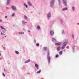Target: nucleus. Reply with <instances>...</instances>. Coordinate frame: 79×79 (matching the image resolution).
<instances>
[{
    "mask_svg": "<svg viewBox=\"0 0 79 79\" xmlns=\"http://www.w3.org/2000/svg\"><path fill=\"white\" fill-rule=\"evenodd\" d=\"M50 55V51H49V49H48V52L47 53V59L48 60V62L49 64H50V57L49 56Z\"/></svg>",
    "mask_w": 79,
    "mask_h": 79,
    "instance_id": "nucleus-1",
    "label": "nucleus"
},
{
    "mask_svg": "<svg viewBox=\"0 0 79 79\" xmlns=\"http://www.w3.org/2000/svg\"><path fill=\"white\" fill-rule=\"evenodd\" d=\"M54 3H55V0H52L50 4V6L51 7H53V6L54 5Z\"/></svg>",
    "mask_w": 79,
    "mask_h": 79,
    "instance_id": "nucleus-2",
    "label": "nucleus"
},
{
    "mask_svg": "<svg viewBox=\"0 0 79 79\" xmlns=\"http://www.w3.org/2000/svg\"><path fill=\"white\" fill-rule=\"evenodd\" d=\"M67 44H68V42H64L63 43V47L61 48L62 49H64V48L66 47Z\"/></svg>",
    "mask_w": 79,
    "mask_h": 79,
    "instance_id": "nucleus-3",
    "label": "nucleus"
},
{
    "mask_svg": "<svg viewBox=\"0 0 79 79\" xmlns=\"http://www.w3.org/2000/svg\"><path fill=\"white\" fill-rule=\"evenodd\" d=\"M51 12H49L48 14H47V17L48 19H49L51 18Z\"/></svg>",
    "mask_w": 79,
    "mask_h": 79,
    "instance_id": "nucleus-4",
    "label": "nucleus"
},
{
    "mask_svg": "<svg viewBox=\"0 0 79 79\" xmlns=\"http://www.w3.org/2000/svg\"><path fill=\"white\" fill-rule=\"evenodd\" d=\"M62 0V2H63V3L64 5L65 6H67V2H66V0Z\"/></svg>",
    "mask_w": 79,
    "mask_h": 79,
    "instance_id": "nucleus-5",
    "label": "nucleus"
},
{
    "mask_svg": "<svg viewBox=\"0 0 79 79\" xmlns=\"http://www.w3.org/2000/svg\"><path fill=\"white\" fill-rule=\"evenodd\" d=\"M27 4L29 6H32V3L30 1H28L27 2Z\"/></svg>",
    "mask_w": 79,
    "mask_h": 79,
    "instance_id": "nucleus-6",
    "label": "nucleus"
},
{
    "mask_svg": "<svg viewBox=\"0 0 79 79\" xmlns=\"http://www.w3.org/2000/svg\"><path fill=\"white\" fill-rule=\"evenodd\" d=\"M11 8H12V10L14 11H16L17 10V9H16V7L14 6H11Z\"/></svg>",
    "mask_w": 79,
    "mask_h": 79,
    "instance_id": "nucleus-7",
    "label": "nucleus"
},
{
    "mask_svg": "<svg viewBox=\"0 0 79 79\" xmlns=\"http://www.w3.org/2000/svg\"><path fill=\"white\" fill-rule=\"evenodd\" d=\"M50 34L51 35H53L54 34V31L53 30H52L50 31Z\"/></svg>",
    "mask_w": 79,
    "mask_h": 79,
    "instance_id": "nucleus-8",
    "label": "nucleus"
},
{
    "mask_svg": "<svg viewBox=\"0 0 79 79\" xmlns=\"http://www.w3.org/2000/svg\"><path fill=\"white\" fill-rule=\"evenodd\" d=\"M10 1L11 0H7L6 3L7 5H9V4H10Z\"/></svg>",
    "mask_w": 79,
    "mask_h": 79,
    "instance_id": "nucleus-9",
    "label": "nucleus"
},
{
    "mask_svg": "<svg viewBox=\"0 0 79 79\" xmlns=\"http://www.w3.org/2000/svg\"><path fill=\"white\" fill-rule=\"evenodd\" d=\"M61 43H55V44L56 45H61Z\"/></svg>",
    "mask_w": 79,
    "mask_h": 79,
    "instance_id": "nucleus-10",
    "label": "nucleus"
},
{
    "mask_svg": "<svg viewBox=\"0 0 79 79\" xmlns=\"http://www.w3.org/2000/svg\"><path fill=\"white\" fill-rule=\"evenodd\" d=\"M48 48H47V47H44V51L46 52V51L47 50Z\"/></svg>",
    "mask_w": 79,
    "mask_h": 79,
    "instance_id": "nucleus-11",
    "label": "nucleus"
},
{
    "mask_svg": "<svg viewBox=\"0 0 79 79\" xmlns=\"http://www.w3.org/2000/svg\"><path fill=\"white\" fill-rule=\"evenodd\" d=\"M52 41H53V42H56V40L54 38H52Z\"/></svg>",
    "mask_w": 79,
    "mask_h": 79,
    "instance_id": "nucleus-12",
    "label": "nucleus"
},
{
    "mask_svg": "<svg viewBox=\"0 0 79 79\" xmlns=\"http://www.w3.org/2000/svg\"><path fill=\"white\" fill-rule=\"evenodd\" d=\"M68 10V8H64L62 9V11H65V10Z\"/></svg>",
    "mask_w": 79,
    "mask_h": 79,
    "instance_id": "nucleus-13",
    "label": "nucleus"
},
{
    "mask_svg": "<svg viewBox=\"0 0 79 79\" xmlns=\"http://www.w3.org/2000/svg\"><path fill=\"white\" fill-rule=\"evenodd\" d=\"M35 67H36L37 69H39V65H38L37 64H35Z\"/></svg>",
    "mask_w": 79,
    "mask_h": 79,
    "instance_id": "nucleus-14",
    "label": "nucleus"
},
{
    "mask_svg": "<svg viewBox=\"0 0 79 79\" xmlns=\"http://www.w3.org/2000/svg\"><path fill=\"white\" fill-rule=\"evenodd\" d=\"M30 61H31V60H27L26 61L25 63H29V62H30Z\"/></svg>",
    "mask_w": 79,
    "mask_h": 79,
    "instance_id": "nucleus-15",
    "label": "nucleus"
},
{
    "mask_svg": "<svg viewBox=\"0 0 79 79\" xmlns=\"http://www.w3.org/2000/svg\"><path fill=\"white\" fill-rule=\"evenodd\" d=\"M60 49H61V47H57V51H59L60 50Z\"/></svg>",
    "mask_w": 79,
    "mask_h": 79,
    "instance_id": "nucleus-16",
    "label": "nucleus"
},
{
    "mask_svg": "<svg viewBox=\"0 0 79 79\" xmlns=\"http://www.w3.org/2000/svg\"><path fill=\"white\" fill-rule=\"evenodd\" d=\"M23 5L26 8H27V7H28L27 5H26V4L24 3Z\"/></svg>",
    "mask_w": 79,
    "mask_h": 79,
    "instance_id": "nucleus-17",
    "label": "nucleus"
},
{
    "mask_svg": "<svg viewBox=\"0 0 79 79\" xmlns=\"http://www.w3.org/2000/svg\"><path fill=\"white\" fill-rule=\"evenodd\" d=\"M72 9L73 10V11H74L75 10V7H74V6H73L72 7Z\"/></svg>",
    "mask_w": 79,
    "mask_h": 79,
    "instance_id": "nucleus-18",
    "label": "nucleus"
},
{
    "mask_svg": "<svg viewBox=\"0 0 79 79\" xmlns=\"http://www.w3.org/2000/svg\"><path fill=\"white\" fill-rule=\"evenodd\" d=\"M22 23L23 24H25V23H27L25 22V21H23Z\"/></svg>",
    "mask_w": 79,
    "mask_h": 79,
    "instance_id": "nucleus-19",
    "label": "nucleus"
},
{
    "mask_svg": "<svg viewBox=\"0 0 79 79\" xmlns=\"http://www.w3.org/2000/svg\"><path fill=\"white\" fill-rule=\"evenodd\" d=\"M24 18L25 19H27V17L26 15H24Z\"/></svg>",
    "mask_w": 79,
    "mask_h": 79,
    "instance_id": "nucleus-20",
    "label": "nucleus"
},
{
    "mask_svg": "<svg viewBox=\"0 0 79 79\" xmlns=\"http://www.w3.org/2000/svg\"><path fill=\"white\" fill-rule=\"evenodd\" d=\"M57 0L58 2L59 5H60L61 3V0Z\"/></svg>",
    "mask_w": 79,
    "mask_h": 79,
    "instance_id": "nucleus-21",
    "label": "nucleus"
},
{
    "mask_svg": "<svg viewBox=\"0 0 79 79\" xmlns=\"http://www.w3.org/2000/svg\"><path fill=\"white\" fill-rule=\"evenodd\" d=\"M37 29L38 30L40 29V26H37Z\"/></svg>",
    "mask_w": 79,
    "mask_h": 79,
    "instance_id": "nucleus-22",
    "label": "nucleus"
},
{
    "mask_svg": "<svg viewBox=\"0 0 79 79\" xmlns=\"http://www.w3.org/2000/svg\"><path fill=\"white\" fill-rule=\"evenodd\" d=\"M19 34H24V32H19Z\"/></svg>",
    "mask_w": 79,
    "mask_h": 79,
    "instance_id": "nucleus-23",
    "label": "nucleus"
},
{
    "mask_svg": "<svg viewBox=\"0 0 79 79\" xmlns=\"http://www.w3.org/2000/svg\"><path fill=\"white\" fill-rule=\"evenodd\" d=\"M72 37L73 39H74V34H72Z\"/></svg>",
    "mask_w": 79,
    "mask_h": 79,
    "instance_id": "nucleus-24",
    "label": "nucleus"
},
{
    "mask_svg": "<svg viewBox=\"0 0 79 79\" xmlns=\"http://www.w3.org/2000/svg\"><path fill=\"white\" fill-rule=\"evenodd\" d=\"M15 52L17 54H19V52L18 51H15Z\"/></svg>",
    "mask_w": 79,
    "mask_h": 79,
    "instance_id": "nucleus-25",
    "label": "nucleus"
},
{
    "mask_svg": "<svg viewBox=\"0 0 79 79\" xmlns=\"http://www.w3.org/2000/svg\"><path fill=\"white\" fill-rule=\"evenodd\" d=\"M40 72H41V70L39 71H38L37 72V73L38 74H39V73H40Z\"/></svg>",
    "mask_w": 79,
    "mask_h": 79,
    "instance_id": "nucleus-26",
    "label": "nucleus"
},
{
    "mask_svg": "<svg viewBox=\"0 0 79 79\" xmlns=\"http://www.w3.org/2000/svg\"><path fill=\"white\" fill-rule=\"evenodd\" d=\"M12 16H15V13H14L13 14H12Z\"/></svg>",
    "mask_w": 79,
    "mask_h": 79,
    "instance_id": "nucleus-27",
    "label": "nucleus"
},
{
    "mask_svg": "<svg viewBox=\"0 0 79 79\" xmlns=\"http://www.w3.org/2000/svg\"><path fill=\"white\" fill-rule=\"evenodd\" d=\"M58 56H59L57 54L56 56V58H58Z\"/></svg>",
    "mask_w": 79,
    "mask_h": 79,
    "instance_id": "nucleus-28",
    "label": "nucleus"
},
{
    "mask_svg": "<svg viewBox=\"0 0 79 79\" xmlns=\"http://www.w3.org/2000/svg\"><path fill=\"white\" fill-rule=\"evenodd\" d=\"M36 46H37V47H38V46H39V44H36Z\"/></svg>",
    "mask_w": 79,
    "mask_h": 79,
    "instance_id": "nucleus-29",
    "label": "nucleus"
},
{
    "mask_svg": "<svg viewBox=\"0 0 79 79\" xmlns=\"http://www.w3.org/2000/svg\"><path fill=\"white\" fill-rule=\"evenodd\" d=\"M1 27L2 28V29H4V28L2 27V26H1Z\"/></svg>",
    "mask_w": 79,
    "mask_h": 79,
    "instance_id": "nucleus-30",
    "label": "nucleus"
},
{
    "mask_svg": "<svg viewBox=\"0 0 79 79\" xmlns=\"http://www.w3.org/2000/svg\"><path fill=\"white\" fill-rule=\"evenodd\" d=\"M60 54H62V51H60L59 52Z\"/></svg>",
    "mask_w": 79,
    "mask_h": 79,
    "instance_id": "nucleus-31",
    "label": "nucleus"
},
{
    "mask_svg": "<svg viewBox=\"0 0 79 79\" xmlns=\"http://www.w3.org/2000/svg\"><path fill=\"white\" fill-rule=\"evenodd\" d=\"M62 34H64V30H62Z\"/></svg>",
    "mask_w": 79,
    "mask_h": 79,
    "instance_id": "nucleus-32",
    "label": "nucleus"
},
{
    "mask_svg": "<svg viewBox=\"0 0 79 79\" xmlns=\"http://www.w3.org/2000/svg\"><path fill=\"white\" fill-rule=\"evenodd\" d=\"M2 74H3V76H5V74L4 73H3Z\"/></svg>",
    "mask_w": 79,
    "mask_h": 79,
    "instance_id": "nucleus-33",
    "label": "nucleus"
},
{
    "mask_svg": "<svg viewBox=\"0 0 79 79\" xmlns=\"http://www.w3.org/2000/svg\"><path fill=\"white\" fill-rule=\"evenodd\" d=\"M3 50H5V49H6L5 47H3Z\"/></svg>",
    "mask_w": 79,
    "mask_h": 79,
    "instance_id": "nucleus-34",
    "label": "nucleus"
},
{
    "mask_svg": "<svg viewBox=\"0 0 79 79\" xmlns=\"http://www.w3.org/2000/svg\"><path fill=\"white\" fill-rule=\"evenodd\" d=\"M0 22H2V20L0 19Z\"/></svg>",
    "mask_w": 79,
    "mask_h": 79,
    "instance_id": "nucleus-35",
    "label": "nucleus"
},
{
    "mask_svg": "<svg viewBox=\"0 0 79 79\" xmlns=\"http://www.w3.org/2000/svg\"><path fill=\"white\" fill-rule=\"evenodd\" d=\"M4 30H5V31H6V28H4Z\"/></svg>",
    "mask_w": 79,
    "mask_h": 79,
    "instance_id": "nucleus-36",
    "label": "nucleus"
},
{
    "mask_svg": "<svg viewBox=\"0 0 79 79\" xmlns=\"http://www.w3.org/2000/svg\"><path fill=\"white\" fill-rule=\"evenodd\" d=\"M73 52H74V48L73 47Z\"/></svg>",
    "mask_w": 79,
    "mask_h": 79,
    "instance_id": "nucleus-37",
    "label": "nucleus"
},
{
    "mask_svg": "<svg viewBox=\"0 0 79 79\" xmlns=\"http://www.w3.org/2000/svg\"><path fill=\"white\" fill-rule=\"evenodd\" d=\"M4 71H5V72H6V71L5 69H4Z\"/></svg>",
    "mask_w": 79,
    "mask_h": 79,
    "instance_id": "nucleus-38",
    "label": "nucleus"
},
{
    "mask_svg": "<svg viewBox=\"0 0 79 79\" xmlns=\"http://www.w3.org/2000/svg\"><path fill=\"white\" fill-rule=\"evenodd\" d=\"M28 32H31V31H30V30H28Z\"/></svg>",
    "mask_w": 79,
    "mask_h": 79,
    "instance_id": "nucleus-39",
    "label": "nucleus"
},
{
    "mask_svg": "<svg viewBox=\"0 0 79 79\" xmlns=\"http://www.w3.org/2000/svg\"><path fill=\"white\" fill-rule=\"evenodd\" d=\"M5 18H7V16H6L5 17Z\"/></svg>",
    "mask_w": 79,
    "mask_h": 79,
    "instance_id": "nucleus-40",
    "label": "nucleus"
},
{
    "mask_svg": "<svg viewBox=\"0 0 79 79\" xmlns=\"http://www.w3.org/2000/svg\"><path fill=\"white\" fill-rule=\"evenodd\" d=\"M0 60H2V57H1L0 59Z\"/></svg>",
    "mask_w": 79,
    "mask_h": 79,
    "instance_id": "nucleus-41",
    "label": "nucleus"
},
{
    "mask_svg": "<svg viewBox=\"0 0 79 79\" xmlns=\"http://www.w3.org/2000/svg\"><path fill=\"white\" fill-rule=\"evenodd\" d=\"M0 56H2V54H1V53H0Z\"/></svg>",
    "mask_w": 79,
    "mask_h": 79,
    "instance_id": "nucleus-42",
    "label": "nucleus"
},
{
    "mask_svg": "<svg viewBox=\"0 0 79 79\" xmlns=\"http://www.w3.org/2000/svg\"><path fill=\"white\" fill-rule=\"evenodd\" d=\"M1 35H2L3 34V33L2 32H1Z\"/></svg>",
    "mask_w": 79,
    "mask_h": 79,
    "instance_id": "nucleus-43",
    "label": "nucleus"
},
{
    "mask_svg": "<svg viewBox=\"0 0 79 79\" xmlns=\"http://www.w3.org/2000/svg\"><path fill=\"white\" fill-rule=\"evenodd\" d=\"M60 21H61V22H62V20L60 19Z\"/></svg>",
    "mask_w": 79,
    "mask_h": 79,
    "instance_id": "nucleus-44",
    "label": "nucleus"
},
{
    "mask_svg": "<svg viewBox=\"0 0 79 79\" xmlns=\"http://www.w3.org/2000/svg\"><path fill=\"white\" fill-rule=\"evenodd\" d=\"M35 42V40H34Z\"/></svg>",
    "mask_w": 79,
    "mask_h": 79,
    "instance_id": "nucleus-45",
    "label": "nucleus"
},
{
    "mask_svg": "<svg viewBox=\"0 0 79 79\" xmlns=\"http://www.w3.org/2000/svg\"><path fill=\"white\" fill-rule=\"evenodd\" d=\"M5 37H6V36H5Z\"/></svg>",
    "mask_w": 79,
    "mask_h": 79,
    "instance_id": "nucleus-46",
    "label": "nucleus"
},
{
    "mask_svg": "<svg viewBox=\"0 0 79 79\" xmlns=\"http://www.w3.org/2000/svg\"><path fill=\"white\" fill-rule=\"evenodd\" d=\"M34 1H35V0H33Z\"/></svg>",
    "mask_w": 79,
    "mask_h": 79,
    "instance_id": "nucleus-47",
    "label": "nucleus"
},
{
    "mask_svg": "<svg viewBox=\"0 0 79 79\" xmlns=\"http://www.w3.org/2000/svg\"><path fill=\"white\" fill-rule=\"evenodd\" d=\"M3 35H5V34H4Z\"/></svg>",
    "mask_w": 79,
    "mask_h": 79,
    "instance_id": "nucleus-48",
    "label": "nucleus"
}]
</instances>
